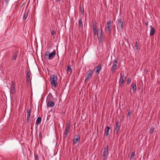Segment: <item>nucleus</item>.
<instances>
[{
    "mask_svg": "<svg viewBox=\"0 0 160 160\" xmlns=\"http://www.w3.org/2000/svg\"><path fill=\"white\" fill-rule=\"evenodd\" d=\"M50 80L51 84L55 88L57 87V85L58 78L57 76L55 74H52L50 76Z\"/></svg>",
    "mask_w": 160,
    "mask_h": 160,
    "instance_id": "1",
    "label": "nucleus"
},
{
    "mask_svg": "<svg viewBox=\"0 0 160 160\" xmlns=\"http://www.w3.org/2000/svg\"><path fill=\"white\" fill-rule=\"evenodd\" d=\"M55 55L56 51H53L50 54L48 52H46L45 53V57L48 59L51 60L54 58Z\"/></svg>",
    "mask_w": 160,
    "mask_h": 160,
    "instance_id": "2",
    "label": "nucleus"
},
{
    "mask_svg": "<svg viewBox=\"0 0 160 160\" xmlns=\"http://www.w3.org/2000/svg\"><path fill=\"white\" fill-rule=\"evenodd\" d=\"M108 156V146L107 145L104 148L103 153L102 160H106Z\"/></svg>",
    "mask_w": 160,
    "mask_h": 160,
    "instance_id": "3",
    "label": "nucleus"
},
{
    "mask_svg": "<svg viewBox=\"0 0 160 160\" xmlns=\"http://www.w3.org/2000/svg\"><path fill=\"white\" fill-rule=\"evenodd\" d=\"M118 62V58H116L113 61L112 63V67L111 68V71L112 73H114L117 67V64Z\"/></svg>",
    "mask_w": 160,
    "mask_h": 160,
    "instance_id": "4",
    "label": "nucleus"
},
{
    "mask_svg": "<svg viewBox=\"0 0 160 160\" xmlns=\"http://www.w3.org/2000/svg\"><path fill=\"white\" fill-rule=\"evenodd\" d=\"M97 36L99 42H101L103 41V35L102 34V30L100 31H98V30L97 32Z\"/></svg>",
    "mask_w": 160,
    "mask_h": 160,
    "instance_id": "5",
    "label": "nucleus"
},
{
    "mask_svg": "<svg viewBox=\"0 0 160 160\" xmlns=\"http://www.w3.org/2000/svg\"><path fill=\"white\" fill-rule=\"evenodd\" d=\"M70 127V123H68L65 128V131L64 132L63 136L64 138H66L68 132H69Z\"/></svg>",
    "mask_w": 160,
    "mask_h": 160,
    "instance_id": "6",
    "label": "nucleus"
},
{
    "mask_svg": "<svg viewBox=\"0 0 160 160\" xmlns=\"http://www.w3.org/2000/svg\"><path fill=\"white\" fill-rule=\"evenodd\" d=\"M123 19L122 18L119 19L118 20V29L119 30H122L123 28Z\"/></svg>",
    "mask_w": 160,
    "mask_h": 160,
    "instance_id": "7",
    "label": "nucleus"
},
{
    "mask_svg": "<svg viewBox=\"0 0 160 160\" xmlns=\"http://www.w3.org/2000/svg\"><path fill=\"white\" fill-rule=\"evenodd\" d=\"M16 92L15 90V83L13 81L12 82V85L10 87V93L11 94H14Z\"/></svg>",
    "mask_w": 160,
    "mask_h": 160,
    "instance_id": "8",
    "label": "nucleus"
},
{
    "mask_svg": "<svg viewBox=\"0 0 160 160\" xmlns=\"http://www.w3.org/2000/svg\"><path fill=\"white\" fill-rule=\"evenodd\" d=\"M111 20H109V21H108L107 25L105 31L106 32H111Z\"/></svg>",
    "mask_w": 160,
    "mask_h": 160,
    "instance_id": "9",
    "label": "nucleus"
},
{
    "mask_svg": "<svg viewBox=\"0 0 160 160\" xmlns=\"http://www.w3.org/2000/svg\"><path fill=\"white\" fill-rule=\"evenodd\" d=\"M80 140V136L79 134H76L73 137V143L74 144H76L78 142H79Z\"/></svg>",
    "mask_w": 160,
    "mask_h": 160,
    "instance_id": "10",
    "label": "nucleus"
},
{
    "mask_svg": "<svg viewBox=\"0 0 160 160\" xmlns=\"http://www.w3.org/2000/svg\"><path fill=\"white\" fill-rule=\"evenodd\" d=\"M93 70L92 69H89L88 71V74L87 75L86 78L85 79V81H88V79L92 76L93 74Z\"/></svg>",
    "mask_w": 160,
    "mask_h": 160,
    "instance_id": "11",
    "label": "nucleus"
},
{
    "mask_svg": "<svg viewBox=\"0 0 160 160\" xmlns=\"http://www.w3.org/2000/svg\"><path fill=\"white\" fill-rule=\"evenodd\" d=\"M121 127V124L118 123V122L117 121L115 126V129L114 131V132H116L117 133L118 132L119 130L120 129Z\"/></svg>",
    "mask_w": 160,
    "mask_h": 160,
    "instance_id": "12",
    "label": "nucleus"
},
{
    "mask_svg": "<svg viewBox=\"0 0 160 160\" xmlns=\"http://www.w3.org/2000/svg\"><path fill=\"white\" fill-rule=\"evenodd\" d=\"M31 74L30 71L29 69L27 72L26 82L27 83H29L30 81Z\"/></svg>",
    "mask_w": 160,
    "mask_h": 160,
    "instance_id": "13",
    "label": "nucleus"
},
{
    "mask_svg": "<svg viewBox=\"0 0 160 160\" xmlns=\"http://www.w3.org/2000/svg\"><path fill=\"white\" fill-rule=\"evenodd\" d=\"M47 105L48 107L53 108L55 104L52 101H49V100H47Z\"/></svg>",
    "mask_w": 160,
    "mask_h": 160,
    "instance_id": "14",
    "label": "nucleus"
},
{
    "mask_svg": "<svg viewBox=\"0 0 160 160\" xmlns=\"http://www.w3.org/2000/svg\"><path fill=\"white\" fill-rule=\"evenodd\" d=\"M136 83V82H133L132 85V89L134 92H136L137 90Z\"/></svg>",
    "mask_w": 160,
    "mask_h": 160,
    "instance_id": "15",
    "label": "nucleus"
},
{
    "mask_svg": "<svg viewBox=\"0 0 160 160\" xmlns=\"http://www.w3.org/2000/svg\"><path fill=\"white\" fill-rule=\"evenodd\" d=\"M150 28H151L150 36H153L155 32V30L153 28V27L152 25L150 26Z\"/></svg>",
    "mask_w": 160,
    "mask_h": 160,
    "instance_id": "16",
    "label": "nucleus"
},
{
    "mask_svg": "<svg viewBox=\"0 0 160 160\" xmlns=\"http://www.w3.org/2000/svg\"><path fill=\"white\" fill-rule=\"evenodd\" d=\"M102 69V65L101 64H99L98 66L96 67V72L98 74L99 73L100 71Z\"/></svg>",
    "mask_w": 160,
    "mask_h": 160,
    "instance_id": "17",
    "label": "nucleus"
},
{
    "mask_svg": "<svg viewBox=\"0 0 160 160\" xmlns=\"http://www.w3.org/2000/svg\"><path fill=\"white\" fill-rule=\"evenodd\" d=\"M126 79H123L122 78H120L119 81V86L120 87H122L124 85L125 81Z\"/></svg>",
    "mask_w": 160,
    "mask_h": 160,
    "instance_id": "18",
    "label": "nucleus"
},
{
    "mask_svg": "<svg viewBox=\"0 0 160 160\" xmlns=\"http://www.w3.org/2000/svg\"><path fill=\"white\" fill-rule=\"evenodd\" d=\"M110 129V128L109 127L107 126V129L105 130V132L104 133V135L107 136L109 134V130Z\"/></svg>",
    "mask_w": 160,
    "mask_h": 160,
    "instance_id": "19",
    "label": "nucleus"
},
{
    "mask_svg": "<svg viewBox=\"0 0 160 160\" xmlns=\"http://www.w3.org/2000/svg\"><path fill=\"white\" fill-rule=\"evenodd\" d=\"M83 26V23L82 19L80 18L78 21V28L79 29L82 28Z\"/></svg>",
    "mask_w": 160,
    "mask_h": 160,
    "instance_id": "20",
    "label": "nucleus"
},
{
    "mask_svg": "<svg viewBox=\"0 0 160 160\" xmlns=\"http://www.w3.org/2000/svg\"><path fill=\"white\" fill-rule=\"evenodd\" d=\"M28 11H25V12H22V13H23V18L24 19L26 20L27 18L28 15Z\"/></svg>",
    "mask_w": 160,
    "mask_h": 160,
    "instance_id": "21",
    "label": "nucleus"
},
{
    "mask_svg": "<svg viewBox=\"0 0 160 160\" xmlns=\"http://www.w3.org/2000/svg\"><path fill=\"white\" fill-rule=\"evenodd\" d=\"M42 120V118L40 117H38L37 118V119L36 121V124H37V125H38L40 123Z\"/></svg>",
    "mask_w": 160,
    "mask_h": 160,
    "instance_id": "22",
    "label": "nucleus"
},
{
    "mask_svg": "<svg viewBox=\"0 0 160 160\" xmlns=\"http://www.w3.org/2000/svg\"><path fill=\"white\" fill-rule=\"evenodd\" d=\"M120 76L121 78H122L123 79H126L127 76H125V73L124 72L122 73V72L120 74Z\"/></svg>",
    "mask_w": 160,
    "mask_h": 160,
    "instance_id": "23",
    "label": "nucleus"
},
{
    "mask_svg": "<svg viewBox=\"0 0 160 160\" xmlns=\"http://www.w3.org/2000/svg\"><path fill=\"white\" fill-rule=\"evenodd\" d=\"M18 52H16L14 54V55L12 58V59H13L14 60H15L16 59V58L18 57Z\"/></svg>",
    "mask_w": 160,
    "mask_h": 160,
    "instance_id": "24",
    "label": "nucleus"
},
{
    "mask_svg": "<svg viewBox=\"0 0 160 160\" xmlns=\"http://www.w3.org/2000/svg\"><path fill=\"white\" fill-rule=\"evenodd\" d=\"M67 70L68 72H72V70L70 65H68L67 66Z\"/></svg>",
    "mask_w": 160,
    "mask_h": 160,
    "instance_id": "25",
    "label": "nucleus"
},
{
    "mask_svg": "<svg viewBox=\"0 0 160 160\" xmlns=\"http://www.w3.org/2000/svg\"><path fill=\"white\" fill-rule=\"evenodd\" d=\"M154 129V127L153 126L151 127L150 130V132L151 134L153 133Z\"/></svg>",
    "mask_w": 160,
    "mask_h": 160,
    "instance_id": "26",
    "label": "nucleus"
},
{
    "mask_svg": "<svg viewBox=\"0 0 160 160\" xmlns=\"http://www.w3.org/2000/svg\"><path fill=\"white\" fill-rule=\"evenodd\" d=\"M135 47L138 50L139 49V45L137 41H136L135 42Z\"/></svg>",
    "mask_w": 160,
    "mask_h": 160,
    "instance_id": "27",
    "label": "nucleus"
},
{
    "mask_svg": "<svg viewBox=\"0 0 160 160\" xmlns=\"http://www.w3.org/2000/svg\"><path fill=\"white\" fill-rule=\"evenodd\" d=\"M93 29H97V25L96 23H94L92 24Z\"/></svg>",
    "mask_w": 160,
    "mask_h": 160,
    "instance_id": "28",
    "label": "nucleus"
},
{
    "mask_svg": "<svg viewBox=\"0 0 160 160\" xmlns=\"http://www.w3.org/2000/svg\"><path fill=\"white\" fill-rule=\"evenodd\" d=\"M132 110H131L130 109H129L128 111V116H127L128 117H129L130 115L132 113Z\"/></svg>",
    "mask_w": 160,
    "mask_h": 160,
    "instance_id": "29",
    "label": "nucleus"
},
{
    "mask_svg": "<svg viewBox=\"0 0 160 160\" xmlns=\"http://www.w3.org/2000/svg\"><path fill=\"white\" fill-rule=\"evenodd\" d=\"M39 157L38 155L35 154V160H39Z\"/></svg>",
    "mask_w": 160,
    "mask_h": 160,
    "instance_id": "30",
    "label": "nucleus"
},
{
    "mask_svg": "<svg viewBox=\"0 0 160 160\" xmlns=\"http://www.w3.org/2000/svg\"><path fill=\"white\" fill-rule=\"evenodd\" d=\"M93 30L94 32V36H96L97 34V29H93Z\"/></svg>",
    "mask_w": 160,
    "mask_h": 160,
    "instance_id": "31",
    "label": "nucleus"
},
{
    "mask_svg": "<svg viewBox=\"0 0 160 160\" xmlns=\"http://www.w3.org/2000/svg\"><path fill=\"white\" fill-rule=\"evenodd\" d=\"M131 79L130 78H128L127 80V84H129L131 81Z\"/></svg>",
    "mask_w": 160,
    "mask_h": 160,
    "instance_id": "32",
    "label": "nucleus"
},
{
    "mask_svg": "<svg viewBox=\"0 0 160 160\" xmlns=\"http://www.w3.org/2000/svg\"><path fill=\"white\" fill-rule=\"evenodd\" d=\"M80 11H81V13L82 14H84V8H81Z\"/></svg>",
    "mask_w": 160,
    "mask_h": 160,
    "instance_id": "33",
    "label": "nucleus"
},
{
    "mask_svg": "<svg viewBox=\"0 0 160 160\" xmlns=\"http://www.w3.org/2000/svg\"><path fill=\"white\" fill-rule=\"evenodd\" d=\"M27 114H31V110L30 109H28L27 111Z\"/></svg>",
    "mask_w": 160,
    "mask_h": 160,
    "instance_id": "34",
    "label": "nucleus"
},
{
    "mask_svg": "<svg viewBox=\"0 0 160 160\" xmlns=\"http://www.w3.org/2000/svg\"><path fill=\"white\" fill-rule=\"evenodd\" d=\"M39 138L40 139V140H41L42 138V136L41 132H40L39 134Z\"/></svg>",
    "mask_w": 160,
    "mask_h": 160,
    "instance_id": "35",
    "label": "nucleus"
},
{
    "mask_svg": "<svg viewBox=\"0 0 160 160\" xmlns=\"http://www.w3.org/2000/svg\"><path fill=\"white\" fill-rule=\"evenodd\" d=\"M51 34L52 35H53L55 34V31L54 30H53L51 31Z\"/></svg>",
    "mask_w": 160,
    "mask_h": 160,
    "instance_id": "36",
    "label": "nucleus"
},
{
    "mask_svg": "<svg viewBox=\"0 0 160 160\" xmlns=\"http://www.w3.org/2000/svg\"><path fill=\"white\" fill-rule=\"evenodd\" d=\"M30 118H27V123H28L29 122V119Z\"/></svg>",
    "mask_w": 160,
    "mask_h": 160,
    "instance_id": "37",
    "label": "nucleus"
},
{
    "mask_svg": "<svg viewBox=\"0 0 160 160\" xmlns=\"http://www.w3.org/2000/svg\"><path fill=\"white\" fill-rule=\"evenodd\" d=\"M135 153L133 152H132L131 153V157H133L134 156Z\"/></svg>",
    "mask_w": 160,
    "mask_h": 160,
    "instance_id": "38",
    "label": "nucleus"
},
{
    "mask_svg": "<svg viewBox=\"0 0 160 160\" xmlns=\"http://www.w3.org/2000/svg\"><path fill=\"white\" fill-rule=\"evenodd\" d=\"M31 114H27V118H30Z\"/></svg>",
    "mask_w": 160,
    "mask_h": 160,
    "instance_id": "39",
    "label": "nucleus"
},
{
    "mask_svg": "<svg viewBox=\"0 0 160 160\" xmlns=\"http://www.w3.org/2000/svg\"><path fill=\"white\" fill-rule=\"evenodd\" d=\"M148 22H146L145 23V25L146 26H148Z\"/></svg>",
    "mask_w": 160,
    "mask_h": 160,
    "instance_id": "40",
    "label": "nucleus"
},
{
    "mask_svg": "<svg viewBox=\"0 0 160 160\" xmlns=\"http://www.w3.org/2000/svg\"><path fill=\"white\" fill-rule=\"evenodd\" d=\"M57 2H59L60 0H56Z\"/></svg>",
    "mask_w": 160,
    "mask_h": 160,
    "instance_id": "41",
    "label": "nucleus"
},
{
    "mask_svg": "<svg viewBox=\"0 0 160 160\" xmlns=\"http://www.w3.org/2000/svg\"><path fill=\"white\" fill-rule=\"evenodd\" d=\"M31 129L32 130H33V129H32V126L31 127Z\"/></svg>",
    "mask_w": 160,
    "mask_h": 160,
    "instance_id": "42",
    "label": "nucleus"
},
{
    "mask_svg": "<svg viewBox=\"0 0 160 160\" xmlns=\"http://www.w3.org/2000/svg\"><path fill=\"white\" fill-rule=\"evenodd\" d=\"M6 2H8L9 1V0H5Z\"/></svg>",
    "mask_w": 160,
    "mask_h": 160,
    "instance_id": "43",
    "label": "nucleus"
},
{
    "mask_svg": "<svg viewBox=\"0 0 160 160\" xmlns=\"http://www.w3.org/2000/svg\"><path fill=\"white\" fill-rule=\"evenodd\" d=\"M32 131H33V130H32L31 131V132L32 133Z\"/></svg>",
    "mask_w": 160,
    "mask_h": 160,
    "instance_id": "44",
    "label": "nucleus"
},
{
    "mask_svg": "<svg viewBox=\"0 0 160 160\" xmlns=\"http://www.w3.org/2000/svg\"><path fill=\"white\" fill-rule=\"evenodd\" d=\"M112 62H111V63L109 64V66L111 64H112Z\"/></svg>",
    "mask_w": 160,
    "mask_h": 160,
    "instance_id": "45",
    "label": "nucleus"
}]
</instances>
